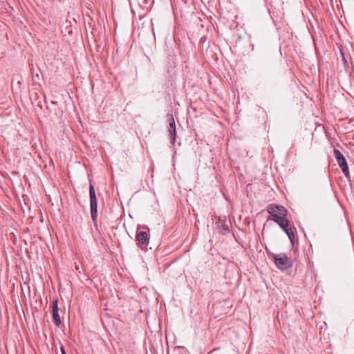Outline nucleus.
I'll list each match as a JSON object with an SVG mask.
<instances>
[{
	"instance_id": "nucleus-1",
	"label": "nucleus",
	"mask_w": 354,
	"mask_h": 354,
	"mask_svg": "<svg viewBox=\"0 0 354 354\" xmlns=\"http://www.w3.org/2000/svg\"><path fill=\"white\" fill-rule=\"evenodd\" d=\"M267 212L272 216V220L277 223H281L286 219L288 212L286 209L277 204H270L267 207Z\"/></svg>"
},
{
	"instance_id": "nucleus-2",
	"label": "nucleus",
	"mask_w": 354,
	"mask_h": 354,
	"mask_svg": "<svg viewBox=\"0 0 354 354\" xmlns=\"http://www.w3.org/2000/svg\"><path fill=\"white\" fill-rule=\"evenodd\" d=\"M270 255L273 258L275 266L281 270H287L292 266V259L284 253L279 254L271 253Z\"/></svg>"
},
{
	"instance_id": "nucleus-3",
	"label": "nucleus",
	"mask_w": 354,
	"mask_h": 354,
	"mask_svg": "<svg viewBox=\"0 0 354 354\" xmlns=\"http://www.w3.org/2000/svg\"><path fill=\"white\" fill-rule=\"evenodd\" d=\"M89 195L91 203V214L92 219L95 221L97 217V203L94 186L92 184H90L89 186Z\"/></svg>"
},
{
	"instance_id": "nucleus-4",
	"label": "nucleus",
	"mask_w": 354,
	"mask_h": 354,
	"mask_svg": "<svg viewBox=\"0 0 354 354\" xmlns=\"http://www.w3.org/2000/svg\"><path fill=\"white\" fill-rule=\"evenodd\" d=\"M149 236L147 232L138 231L136 234V240L137 245L141 249H146L149 243Z\"/></svg>"
},
{
	"instance_id": "nucleus-5",
	"label": "nucleus",
	"mask_w": 354,
	"mask_h": 354,
	"mask_svg": "<svg viewBox=\"0 0 354 354\" xmlns=\"http://www.w3.org/2000/svg\"><path fill=\"white\" fill-rule=\"evenodd\" d=\"M280 227L286 232L287 236H288L290 241L293 243L295 239V234L291 228V226L289 224V222L287 219L283 221V223H277Z\"/></svg>"
},
{
	"instance_id": "nucleus-6",
	"label": "nucleus",
	"mask_w": 354,
	"mask_h": 354,
	"mask_svg": "<svg viewBox=\"0 0 354 354\" xmlns=\"http://www.w3.org/2000/svg\"><path fill=\"white\" fill-rule=\"evenodd\" d=\"M52 308H53V322L57 327H59L62 324V321H61V319H60V317L59 315V312H58L59 308H58V300L57 299H55L53 301Z\"/></svg>"
},
{
	"instance_id": "nucleus-7",
	"label": "nucleus",
	"mask_w": 354,
	"mask_h": 354,
	"mask_svg": "<svg viewBox=\"0 0 354 354\" xmlns=\"http://www.w3.org/2000/svg\"><path fill=\"white\" fill-rule=\"evenodd\" d=\"M337 163L342 169V172L346 176H349V169L345 156H336Z\"/></svg>"
},
{
	"instance_id": "nucleus-8",
	"label": "nucleus",
	"mask_w": 354,
	"mask_h": 354,
	"mask_svg": "<svg viewBox=\"0 0 354 354\" xmlns=\"http://www.w3.org/2000/svg\"><path fill=\"white\" fill-rule=\"evenodd\" d=\"M168 120L169 123L168 131L171 139L172 140V141H174L176 138V124L174 118L171 115H169Z\"/></svg>"
},
{
	"instance_id": "nucleus-9",
	"label": "nucleus",
	"mask_w": 354,
	"mask_h": 354,
	"mask_svg": "<svg viewBox=\"0 0 354 354\" xmlns=\"http://www.w3.org/2000/svg\"><path fill=\"white\" fill-rule=\"evenodd\" d=\"M104 311L102 314V322L104 326V327H106V325H109V319H110V313H109V308H108V305L106 304H104Z\"/></svg>"
},
{
	"instance_id": "nucleus-10",
	"label": "nucleus",
	"mask_w": 354,
	"mask_h": 354,
	"mask_svg": "<svg viewBox=\"0 0 354 354\" xmlns=\"http://www.w3.org/2000/svg\"><path fill=\"white\" fill-rule=\"evenodd\" d=\"M61 352H62V354H66L64 348L63 346L61 347Z\"/></svg>"
},
{
	"instance_id": "nucleus-11",
	"label": "nucleus",
	"mask_w": 354,
	"mask_h": 354,
	"mask_svg": "<svg viewBox=\"0 0 354 354\" xmlns=\"http://www.w3.org/2000/svg\"><path fill=\"white\" fill-rule=\"evenodd\" d=\"M335 155H339V156L342 155V153L338 150H335Z\"/></svg>"
},
{
	"instance_id": "nucleus-12",
	"label": "nucleus",
	"mask_w": 354,
	"mask_h": 354,
	"mask_svg": "<svg viewBox=\"0 0 354 354\" xmlns=\"http://www.w3.org/2000/svg\"><path fill=\"white\" fill-rule=\"evenodd\" d=\"M217 350V348H214V349H212V351H211L212 352H214V351Z\"/></svg>"
}]
</instances>
